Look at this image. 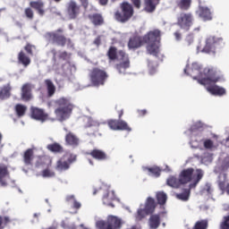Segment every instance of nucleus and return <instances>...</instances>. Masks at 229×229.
<instances>
[{
  "label": "nucleus",
  "mask_w": 229,
  "mask_h": 229,
  "mask_svg": "<svg viewBox=\"0 0 229 229\" xmlns=\"http://www.w3.org/2000/svg\"><path fill=\"white\" fill-rule=\"evenodd\" d=\"M160 215H151L148 218V226L150 229H157L160 226Z\"/></svg>",
  "instance_id": "473e14b6"
},
{
  "label": "nucleus",
  "mask_w": 229,
  "mask_h": 229,
  "mask_svg": "<svg viewBox=\"0 0 229 229\" xmlns=\"http://www.w3.org/2000/svg\"><path fill=\"white\" fill-rule=\"evenodd\" d=\"M133 13H135L133 4L129 2H123L120 4V11L114 13V19L118 22H128L133 17Z\"/></svg>",
  "instance_id": "7ed1b4c3"
},
{
  "label": "nucleus",
  "mask_w": 229,
  "mask_h": 229,
  "mask_svg": "<svg viewBox=\"0 0 229 229\" xmlns=\"http://www.w3.org/2000/svg\"><path fill=\"white\" fill-rule=\"evenodd\" d=\"M118 56L121 62L114 67L119 74H126V70L130 69V55L124 50H119Z\"/></svg>",
  "instance_id": "9d476101"
},
{
  "label": "nucleus",
  "mask_w": 229,
  "mask_h": 229,
  "mask_svg": "<svg viewBox=\"0 0 229 229\" xmlns=\"http://www.w3.org/2000/svg\"><path fill=\"white\" fill-rule=\"evenodd\" d=\"M78 158L76 154L66 153L62 158H60L57 163L55 169L57 171H67L71 168V164H74Z\"/></svg>",
  "instance_id": "1a4fd4ad"
},
{
  "label": "nucleus",
  "mask_w": 229,
  "mask_h": 229,
  "mask_svg": "<svg viewBox=\"0 0 229 229\" xmlns=\"http://www.w3.org/2000/svg\"><path fill=\"white\" fill-rule=\"evenodd\" d=\"M33 49H37V47H35V45H31L30 43H28L24 47V50L26 51V53H28V55H30V56H33Z\"/></svg>",
  "instance_id": "8fccbe9b"
},
{
  "label": "nucleus",
  "mask_w": 229,
  "mask_h": 229,
  "mask_svg": "<svg viewBox=\"0 0 229 229\" xmlns=\"http://www.w3.org/2000/svg\"><path fill=\"white\" fill-rule=\"evenodd\" d=\"M47 149H48V151H52V153H62L64 151V147H62L60 143L55 142L48 144L47 146Z\"/></svg>",
  "instance_id": "58836bf2"
},
{
  "label": "nucleus",
  "mask_w": 229,
  "mask_h": 229,
  "mask_svg": "<svg viewBox=\"0 0 229 229\" xmlns=\"http://www.w3.org/2000/svg\"><path fill=\"white\" fill-rule=\"evenodd\" d=\"M12 96V84L7 83L0 88V99H8Z\"/></svg>",
  "instance_id": "a878e982"
},
{
  "label": "nucleus",
  "mask_w": 229,
  "mask_h": 229,
  "mask_svg": "<svg viewBox=\"0 0 229 229\" xmlns=\"http://www.w3.org/2000/svg\"><path fill=\"white\" fill-rule=\"evenodd\" d=\"M222 171H228L229 169V156L225 157L221 165Z\"/></svg>",
  "instance_id": "603ef678"
},
{
  "label": "nucleus",
  "mask_w": 229,
  "mask_h": 229,
  "mask_svg": "<svg viewBox=\"0 0 229 229\" xmlns=\"http://www.w3.org/2000/svg\"><path fill=\"white\" fill-rule=\"evenodd\" d=\"M145 44H157L160 40V30H154L143 36Z\"/></svg>",
  "instance_id": "f3484780"
},
{
  "label": "nucleus",
  "mask_w": 229,
  "mask_h": 229,
  "mask_svg": "<svg viewBox=\"0 0 229 229\" xmlns=\"http://www.w3.org/2000/svg\"><path fill=\"white\" fill-rule=\"evenodd\" d=\"M103 203H104L105 205H109L110 207H114V204L108 203V193H106V195H104V197H103Z\"/></svg>",
  "instance_id": "bf43d9fd"
},
{
  "label": "nucleus",
  "mask_w": 229,
  "mask_h": 229,
  "mask_svg": "<svg viewBox=\"0 0 229 229\" xmlns=\"http://www.w3.org/2000/svg\"><path fill=\"white\" fill-rule=\"evenodd\" d=\"M66 146H72V148H78L80 146V138L72 132H68L65 135Z\"/></svg>",
  "instance_id": "b1692460"
},
{
  "label": "nucleus",
  "mask_w": 229,
  "mask_h": 229,
  "mask_svg": "<svg viewBox=\"0 0 229 229\" xmlns=\"http://www.w3.org/2000/svg\"><path fill=\"white\" fill-rule=\"evenodd\" d=\"M147 52L148 53V55H152L153 56H158L160 49L157 43H148V45L147 46Z\"/></svg>",
  "instance_id": "c9c22d12"
},
{
  "label": "nucleus",
  "mask_w": 229,
  "mask_h": 229,
  "mask_svg": "<svg viewBox=\"0 0 229 229\" xmlns=\"http://www.w3.org/2000/svg\"><path fill=\"white\" fill-rule=\"evenodd\" d=\"M41 176H43V178H53V176H55V172L49 169V167H47V169H44L41 172Z\"/></svg>",
  "instance_id": "49530a36"
},
{
  "label": "nucleus",
  "mask_w": 229,
  "mask_h": 229,
  "mask_svg": "<svg viewBox=\"0 0 229 229\" xmlns=\"http://www.w3.org/2000/svg\"><path fill=\"white\" fill-rule=\"evenodd\" d=\"M18 64H21L23 67H28L31 64V58L21 50L18 54Z\"/></svg>",
  "instance_id": "cd10ccee"
},
{
  "label": "nucleus",
  "mask_w": 229,
  "mask_h": 229,
  "mask_svg": "<svg viewBox=\"0 0 229 229\" xmlns=\"http://www.w3.org/2000/svg\"><path fill=\"white\" fill-rule=\"evenodd\" d=\"M197 13L204 22L212 21V12L210 11V8L207 6L199 5Z\"/></svg>",
  "instance_id": "aec40b11"
},
{
  "label": "nucleus",
  "mask_w": 229,
  "mask_h": 229,
  "mask_svg": "<svg viewBox=\"0 0 229 229\" xmlns=\"http://www.w3.org/2000/svg\"><path fill=\"white\" fill-rule=\"evenodd\" d=\"M36 167H51V158L47 156H41L36 162Z\"/></svg>",
  "instance_id": "2f4dec72"
},
{
  "label": "nucleus",
  "mask_w": 229,
  "mask_h": 229,
  "mask_svg": "<svg viewBox=\"0 0 229 229\" xmlns=\"http://www.w3.org/2000/svg\"><path fill=\"white\" fill-rule=\"evenodd\" d=\"M195 180L193 183L190 184L189 189H184L182 193H176L175 198L177 199H180L181 201H189V199L191 198V190L194 189L196 185L199 183L201 181V178H203V171L201 169H197L196 170V174L194 175Z\"/></svg>",
  "instance_id": "6e6552de"
},
{
  "label": "nucleus",
  "mask_w": 229,
  "mask_h": 229,
  "mask_svg": "<svg viewBox=\"0 0 229 229\" xmlns=\"http://www.w3.org/2000/svg\"><path fill=\"white\" fill-rule=\"evenodd\" d=\"M221 47H225V39L216 36H209L206 39V45L202 49V53L216 55L217 49H221Z\"/></svg>",
  "instance_id": "39448f33"
},
{
  "label": "nucleus",
  "mask_w": 229,
  "mask_h": 229,
  "mask_svg": "<svg viewBox=\"0 0 229 229\" xmlns=\"http://www.w3.org/2000/svg\"><path fill=\"white\" fill-rule=\"evenodd\" d=\"M10 180V170L5 164H0V185L1 187H7Z\"/></svg>",
  "instance_id": "2eb2a0df"
},
{
  "label": "nucleus",
  "mask_w": 229,
  "mask_h": 229,
  "mask_svg": "<svg viewBox=\"0 0 229 229\" xmlns=\"http://www.w3.org/2000/svg\"><path fill=\"white\" fill-rule=\"evenodd\" d=\"M144 44H146V41L144 40V36H133L129 39L128 47L129 49H139V47H142Z\"/></svg>",
  "instance_id": "dca6fc26"
},
{
  "label": "nucleus",
  "mask_w": 229,
  "mask_h": 229,
  "mask_svg": "<svg viewBox=\"0 0 229 229\" xmlns=\"http://www.w3.org/2000/svg\"><path fill=\"white\" fill-rule=\"evenodd\" d=\"M31 90H33V85H31V83L27 82L22 85L21 95L22 101H31V98H33Z\"/></svg>",
  "instance_id": "a211bd4d"
},
{
  "label": "nucleus",
  "mask_w": 229,
  "mask_h": 229,
  "mask_svg": "<svg viewBox=\"0 0 229 229\" xmlns=\"http://www.w3.org/2000/svg\"><path fill=\"white\" fill-rule=\"evenodd\" d=\"M51 54L53 55L54 60H56V49L53 48L51 50Z\"/></svg>",
  "instance_id": "774afa93"
},
{
  "label": "nucleus",
  "mask_w": 229,
  "mask_h": 229,
  "mask_svg": "<svg viewBox=\"0 0 229 229\" xmlns=\"http://www.w3.org/2000/svg\"><path fill=\"white\" fill-rule=\"evenodd\" d=\"M89 76L92 87H103L108 80V72L99 67L91 69Z\"/></svg>",
  "instance_id": "20e7f679"
},
{
  "label": "nucleus",
  "mask_w": 229,
  "mask_h": 229,
  "mask_svg": "<svg viewBox=\"0 0 229 229\" xmlns=\"http://www.w3.org/2000/svg\"><path fill=\"white\" fill-rule=\"evenodd\" d=\"M107 124L111 130H114L115 131H131V127H130V125H128V123L123 120L111 119L107 121Z\"/></svg>",
  "instance_id": "ddd939ff"
},
{
  "label": "nucleus",
  "mask_w": 229,
  "mask_h": 229,
  "mask_svg": "<svg viewBox=\"0 0 229 229\" xmlns=\"http://www.w3.org/2000/svg\"><path fill=\"white\" fill-rule=\"evenodd\" d=\"M30 114L32 119L36 121H40L41 123H46V121H49V114L44 112V109L38 107H31Z\"/></svg>",
  "instance_id": "4468645a"
},
{
  "label": "nucleus",
  "mask_w": 229,
  "mask_h": 229,
  "mask_svg": "<svg viewBox=\"0 0 229 229\" xmlns=\"http://www.w3.org/2000/svg\"><path fill=\"white\" fill-rule=\"evenodd\" d=\"M44 38L59 47H65L67 43L70 44L71 38H67L65 35H64V29L60 28L55 31L46 32L44 35Z\"/></svg>",
  "instance_id": "f03ea898"
},
{
  "label": "nucleus",
  "mask_w": 229,
  "mask_h": 229,
  "mask_svg": "<svg viewBox=\"0 0 229 229\" xmlns=\"http://www.w3.org/2000/svg\"><path fill=\"white\" fill-rule=\"evenodd\" d=\"M59 58L60 60H69V58H71V54L67 53V51H63V52H60L59 54Z\"/></svg>",
  "instance_id": "864d4df0"
},
{
  "label": "nucleus",
  "mask_w": 229,
  "mask_h": 229,
  "mask_svg": "<svg viewBox=\"0 0 229 229\" xmlns=\"http://www.w3.org/2000/svg\"><path fill=\"white\" fill-rule=\"evenodd\" d=\"M14 110L18 117H24V115H26L28 107L22 104H17L14 107Z\"/></svg>",
  "instance_id": "ea45409f"
},
{
  "label": "nucleus",
  "mask_w": 229,
  "mask_h": 229,
  "mask_svg": "<svg viewBox=\"0 0 229 229\" xmlns=\"http://www.w3.org/2000/svg\"><path fill=\"white\" fill-rule=\"evenodd\" d=\"M29 4L30 8L36 10V12H38V15H40L41 17L46 14V9H44L45 4L42 0L30 1Z\"/></svg>",
  "instance_id": "4be33fe9"
},
{
  "label": "nucleus",
  "mask_w": 229,
  "mask_h": 229,
  "mask_svg": "<svg viewBox=\"0 0 229 229\" xmlns=\"http://www.w3.org/2000/svg\"><path fill=\"white\" fill-rule=\"evenodd\" d=\"M155 208H157V202L155 199L148 197L145 203V210L147 214H153L155 212Z\"/></svg>",
  "instance_id": "7c9ffc66"
},
{
  "label": "nucleus",
  "mask_w": 229,
  "mask_h": 229,
  "mask_svg": "<svg viewBox=\"0 0 229 229\" xmlns=\"http://www.w3.org/2000/svg\"><path fill=\"white\" fill-rule=\"evenodd\" d=\"M159 4L160 0H145V12H148V13H153Z\"/></svg>",
  "instance_id": "c85d7f7f"
},
{
  "label": "nucleus",
  "mask_w": 229,
  "mask_h": 229,
  "mask_svg": "<svg viewBox=\"0 0 229 229\" xmlns=\"http://www.w3.org/2000/svg\"><path fill=\"white\" fill-rule=\"evenodd\" d=\"M94 44L96 46H100L101 45V38L98 37L95 40H94Z\"/></svg>",
  "instance_id": "69168bd1"
},
{
  "label": "nucleus",
  "mask_w": 229,
  "mask_h": 229,
  "mask_svg": "<svg viewBox=\"0 0 229 229\" xmlns=\"http://www.w3.org/2000/svg\"><path fill=\"white\" fill-rule=\"evenodd\" d=\"M92 126H99V123L91 118L88 119V124L86 125L87 128H92Z\"/></svg>",
  "instance_id": "6e6d98bb"
},
{
  "label": "nucleus",
  "mask_w": 229,
  "mask_h": 229,
  "mask_svg": "<svg viewBox=\"0 0 229 229\" xmlns=\"http://www.w3.org/2000/svg\"><path fill=\"white\" fill-rule=\"evenodd\" d=\"M221 73L220 71L217 72L215 68H205L203 70V74L206 77L202 78H198V77H193V80H197L198 83L200 85H212V83H217L219 80H221V77L217 75Z\"/></svg>",
  "instance_id": "423d86ee"
},
{
  "label": "nucleus",
  "mask_w": 229,
  "mask_h": 229,
  "mask_svg": "<svg viewBox=\"0 0 229 229\" xmlns=\"http://www.w3.org/2000/svg\"><path fill=\"white\" fill-rule=\"evenodd\" d=\"M22 158L25 165H33V160H35V151L33 148L25 150Z\"/></svg>",
  "instance_id": "393cba45"
},
{
  "label": "nucleus",
  "mask_w": 229,
  "mask_h": 229,
  "mask_svg": "<svg viewBox=\"0 0 229 229\" xmlns=\"http://www.w3.org/2000/svg\"><path fill=\"white\" fill-rule=\"evenodd\" d=\"M43 229H58V224L54 223L51 226Z\"/></svg>",
  "instance_id": "0e129e2a"
},
{
  "label": "nucleus",
  "mask_w": 229,
  "mask_h": 229,
  "mask_svg": "<svg viewBox=\"0 0 229 229\" xmlns=\"http://www.w3.org/2000/svg\"><path fill=\"white\" fill-rule=\"evenodd\" d=\"M137 113H138L139 117H144V115H146V114H148V110H146V109H138Z\"/></svg>",
  "instance_id": "13d9d810"
},
{
  "label": "nucleus",
  "mask_w": 229,
  "mask_h": 229,
  "mask_svg": "<svg viewBox=\"0 0 229 229\" xmlns=\"http://www.w3.org/2000/svg\"><path fill=\"white\" fill-rule=\"evenodd\" d=\"M185 42H187L188 46H191L192 42H194V34L190 33L185 38Z\"/></svg>",
  "instance_id": "5fc2aeb1"
},
{
  "label": "nucleus",
  "mask_w": 229,
  "mask_h": 229,
  "mask_svg": "<svg viewBox=\"0 0 229 229\" xmlns=\"http://www.w3.org/2000/svg\"><path fill=\"white\" fill-rule=\"evenodd\" d=\"M86 155H89L92 158L100 162L108 160V155L102 149L94 148L90 152H87Z\"/></svg>",
  "instance_id": "412c9836"
},
{
  "label": "nucleus",
  "mask_w": 229,
  "mask_h": 229,
  "mask_svg": "<svg viewBox=\"0 0 229 229\" xmlns=\"http://www.w3.org/2000/svg\"><path fill=\"white\" fill-rule=\"evenodd\" d=\"M191 4H192V0H176L178 8L184 12H187L191 8Z\"/></svg>",
  "instance_id": "e433bc0d"
},
{
  "label": "nucleus",
  "mask_w": 229,
  "mask_h": 229,
  "mask_svg": "<svg viewBox=\"0 0 229 229\" xmlns=\"http://www.w3.org/2000/svg\"><path fill=\"white\" fill-rule=\"evenodd\" d=\"M98 3L101 6H106V4H108V0H98Z\"/></svg>",
  "instance_id": "e2e57ef3"
},
{
  "label": "nucleus",
  "mask_w": 229,
  "mask_h": 229,
  "mask_svg": "<svg viewBox=\"0 0 229 229\" xmlns=\"http://www.w3.org/2000/svg\"><path fill=\"white\" fill-rule=\"evenodd\" d=\"M200 123H195L192 125L191 130H199L201 126H199Z\"/></svg>",
  "instance_id": "338daca9"
},
{
  "label": "nucleus",
  "mask_w": 229,
  "mask_h": 229,
  "mask_svg": "<svg viewBox=\"0 0 229 229\" xmlns=\"http://www.w3.org/2000/svg\"><path fill=\"white\" fill-rule=\"evenodd\" d=\"M45 85L47 87L48 98H53V96H55V92H56V87L53 83V81L49 79L45 80Z\"/></svg>",
  "instance_id": "72a5a7b5"
},
{
  "label": "nucleus",
  "mask_w": 229,
  "mask_h": 229,
  "mask_svg": "<svg viewBox=\"0 0 229 229\" xmlns=\"http://www.w3.org/2000/svg\"><path fill=\"white\" fill-rule=\"evenodd\" d=\"M192 174H194V168L190 167L182 170L179 175L181 183H182V185H185V183H189V182H191Z\"/></svg>",
  "instance_id": "6ab92c4d"
},
{
  "label": "nucleus",
  "mask_w": 229,
  "mask_h": 229,
  "mask_svg": "<svg viewBox=\"0 0 229 229\" xmlns=\"http://www.w3.org/2000/svg\"><path fill=\"white\" fill-rule=\"evenodd\" d=\"M24 13L27 19H29V21H33L35 17V13H33V9H31V7L25 8Z\"/></svg>",
  "instance_id": "de8ad7c7"
},
{
  "label": "nucleus",
  "mask_w": 229,
  "mask_h": 229,
  "mask_svg": "<svg viewBox=\"0 0 229 229\" xmlns=\"http://www.w3.org/2000/svg\"><path fill=\"white\" fill-rule=\"evenodd\" d=\"M147 169H148V173H151V174H153L157 178H158V176H160L161 170H160V168H158V166H153V167H149Z\"/></svg>",
  "instance_id": "09e8293b"
},
{
  "label": "nucleus",
  "mask_w": 229,
  "mask_h": 229,
  "mask_svg": "<svg viewBox=\"0 0 229 229\" xmlns=\"http://www.w3.org/2000/svg\"><path fill=\"white\" fill-rule=\"evenodd\" d=\"M122 225L123 222L121 221V219L114 216H109L107 217V221L99 220L96 224L97 228H104V226H106V228L111 229H121Z\"/></svg>",
  "instance_id": "9b49d317"
},
{
  "label": "nucleus",
  "mask_w": 229,
  "mask_h": 229,
  "mask_svg": "<svg viewBox=\"0 0 229 229\" xmlns=\"http://www.w3.org/2000/svg\"><path fill=\"white\" fill-rule=\"evenodd\" d=\"M175 24L183 31H189L194 24V14L192 13H181L176 18Z\"/></svg>",
  "instance_id": "0eeeda50"
},
{
  "label": "nucleus",
  "mask_w": 229,
  "mask_h": 229,
  "mask_svg": "<svg viewBox=\"0 0 229 229\" xmlns=\"http://www.w3.org/2000/svg\"><path fill=\"white\" fill-rule=\"evenodd\" d=\"M174 36L175 37L176 40H182V32H180V30L175 31Z\"/></svg>",
  "instance_id": "680f3d73"
},
{
  "label": "nucleus",
  "mask_w": 229,
  "mask_h": 229,
  "mask_svg": "<svg viewBox=\"0 0 229 229\" xmlns=\"http://www.w3.org/2000/svg\"><path fill=\"white\" fill-rule=\"evenodd\" d=\"M156 198L158 205H164L167 201V194L164 191L157 192Z\"/></svg>",
  "instance_id": "79ce46f5"
},
{
  "label": "nucleus",
  "mask_w": 229,
  "mask_h": 229,
  "mask_svg": "<svg viewBox=\"0 0 229 229\" xmlns=\"http://www.w3.org/2000/svg\"><path fill=\"white\" fill-rule=\"evenodd\" d=\"M55 105L57 108L55 109V114L56 119H58L61 123L64 121H67L69 117L72 114V110H74V105L71 103L66 98H60L55 100Z\"/></svg>",
  "instance_id": "f257e3e1"
},
{
  "label": "nucleus",
  "mask_w": 229,
  "mask_h": 229,
  "mask_svg": "<svg viewBox=\"0 0 229 229\" xmlns=\"http://www.w3.org/2000/svg\"><path fill=\"white\" fill-rule=\"evenodd\" d=\"M65 201L71 205V208H73L74 214H78V210L81 208V202L78 201L76 196L74 195H67L65 198Z\"/></svg>",
  "instance_id": "5701e85b"
},
{
  "label": "nucleus",
  "mask_w": 229,
  "mask_h": 229,
  "mask_svg": "<svg viewBox=\"0 0 229 229\" xmlns=\"http://www.w3.org/2000/svg\"><path fill=\"white\" fill-rule=\"evenodd\" d=\"M207 90L208 92H210V94H212L213 96H225V94H226V89L217 85L209 86L207 88Z\"/></svg>",
  "instance_id": "c756f323"
},
{
  "label": "nucleus",
  "mask_w": 229,
  "mask_h": 229,
  "mask_svg": "<svg viewBox=\"0 0 229 229\" xmlns=\"http://www.w3.org/2000/svg\"><path fill=\"white\" fill-rule=\"evenodd\" d=\"M147 216H149V213L145 208H139L135 215V219L136 221H142Z\"/></svg>",
  "instance_id": "a19ab883"
},
{
  "label": "nucleus",
  "mask_w": 229,
  "mask_h": 229,
  "mask_svg": "<svg viewBox=\"0 0 229 229\" xmlns=\"http://www.w3.org/2000/svg\"><path fill=\"white\" fill-rule=\"evenodd\" d=\"M203 146H204L205 149H213L214 141L210 139H207L204 140Z\"/></svg>",
  "instance_id": "3c124183"
},
{
  "label": "nucleus",
  "mask_w": 229,
  "mask_h": 229,
  "mask_svg": "<svg viewBox=\"0 0 229 229\" xmlns=\"http://www.w3.org/2000/svg\"><path fill=\"white\" fill-rule=\"evenodd\" d=\"M219 229H229V215L223 217Z\"/></svg>",
  "instance_id": "a18cd8bd"
},
{
  "label": "nucleus",
  "mask_w": 229,
  "mask_h": 229,
  "mask_svg": "<svg viewBox=\"0 0 229 229\" xmlns=\"http://www.w3.org/2000/svg\"><path fill=\"white\" fill-rule=\"evenodd\" d=\"M88 19H89L94 26H102V24H105V19H103V15L100 13L89 14Z\"/></svg>",
  "instance_id": "bb28decb"
},
{
  "label": "nucleus",
  "mask_w": 229,
  "mask_h": 229,
  "mask_svg": "<svg viewBox=\"0 0 229 229\" xmlns=\"http://www.w3.org/2000/svg\"><path fill=\"white\" fill-rule=\"evenodd\" d=\"M167 185L169 187H173L174 189H178L181 185H182V181H180V178H176L174 176H171L166 181Z\"/></svg>",
  "instance_id": "4c0bfd02"
},
{
  "label": "nucleus",
  "mask_w": 229,
  "mask_h": 229,
  "mask_svg": "<svg viewBox=\"0 0 229 229\" xmlns=\"http://www.w3.org/2000/svg\"><path fill=\"white\" fill-rule=\"evenodd\" d=\"M208 228V222L207 220L198 221L193 229H207Z\"/></svg>",
  "instance_id": "37998d69"
},
{
  "label": "nucleus",
  "mask_w": 229,
  "mask_h": 229,
  "mask_svg": "<svg viewBox=\"0 0 229 229\" xmlns=\"http://www.w3.org/2000/svg\"><path fill=\"white\" fill-rule=\"evenodd\" d=\"M119 55V52H117V47H110L107 53L106 56L108 57V60L110 62H115V60H118L119 57L117 56Z\"/></svg>",
  "instance_id": "f704fd0d"
},
{
  "label": "nucleus",
  "mask_w": 229,
  "mask_h": 229,
  "mask_svg": "<svg viewBox=\"0 0 229 229\" xmlns=\"http://www.w3.org/2000/svg\"><path fill=\"white\" fill-rule=\"evenodd\" d=\"M80 3L81 4V6L84 8V10L89 8V0H80Z\"/></svg>",
  "instance_id": "052dcab7"
},
{
  "label": "nucleus",
  "mask_w": 229,
  "mask_h": 229,
  "mask_svg": "<svg viewBox=\"0 0 229 229\" xmlns=\"http://www.w3.org/2000/svg\"><path fill=\"white\" fill-rule=\"evenodd\" d=\"M148 67L149 72L151 74H155V72H157V67H158V64L151 60H148Z\"/></svg>",
  "instance_id": "c03bdc74"
},
{
  "label": "nucleus",
  "mask_w": 229,
  "mask_h": 229,
  "mask_svg": "<svg viewBox=\"0 0 229 229\" xmlns=\"http://www.w3.org/2000/svg\"><path fill=\"white\" fill-rule=\"evenodd\" d=\"M66 13L70 21H74L80 17L81 6L78 4L76 1L70 0L69 3L66 4Z\"/></svg>",
  "instance_id": "f8f14e48"
},
{
  "label": "nucleus",
  "mask_w": 229,
  "mask_h": 229,
  "mask_svg": "<svg viewBox=\"0 0 229 229\" xmlns=\"http://www.w3.org/2000/svg\"><path fill=\"white\" fill-rule=\"evenodd\" d=\"M131 2L133 4L134 8H137L138 10L140 9V6H142L141 0H131Z\"/></svg>",
  "instance_id": "4d7b16f0"
}]
</instances>
